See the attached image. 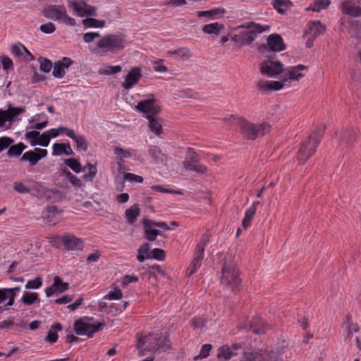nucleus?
I'll use <instances>...</instances> for the list:
<instances>
[{
	"label": "nucleus",
	"mask_w": 361,
	"mask_h": 361,
	"mask_svg": "<svg viewBox=\"0 0 361 361\" xmlns=\"http://www.w3.org/2000/svg\"><path fill=\"white\" fill-rule=\"evenodd\" d=\"M224 27V25L219 23H213L204 25L202 31L207 34L218 35Z\"/></svg>",
	"instance_id": "e433bc0d"
},
{
	"label": "nucleus",
	"mask_w": 361,
	"mask_h": 361,
	"mask_svg": "<svg viewBox=\"0 0 361 361\" xmlns=\"http://www.w3.org/2000/svg\"><path fill=\"white\" fill-rule=\"evenodd\" d=\"M49 135L47 133H42V135L39 134V137H38L37 141H31V145L35 146V145H39L42 147H47L49 144L50 139L48 136Z\"/></svg>",
	"instance_id": "09e8293b"
},
{
	"label": "nucleus",
	"mask_w": 361,
	"mask_h": 361,
	"mask_svg": "<svg viewBox=\"0 0 361 361\" xmlns=\"http://www.w3.org/2000/svg\"><path fill=\"white\" fill-rule=\"evenodd\" d=\"M147 257L153 258L157 260H164L165 257V252L161 249L154 248L152 250L150 255H147Z\"/></svg>",
	"instance_id": "864d4df0"
},
{
	"label": "nucleus",
	"mask_w": 361,
	"mask_h": 361,
	"mask_svg": "<svg viewBox=\"0 0 361 361\" xmlns=\"http://www.w3.org/2000/svg\"><path fill=\"white\" fill-rule=\"evenodd\" d=\"M239 28L248 29L250 33L253 34L255 39L257 35L270 30V25L257 23L254 21H250L243 23L238 26Z\"/></svg>",
	"instance_id": "2eb2a0df"
},
{
	"label": "nucleus",
	"mask_w": 361,
	"mask_h": 361,
	"mask_svg": "<svg viewBox=\"0 0 361 361\" xmlns=\"http://www.w3.org/2000/svg\"><path fill=\"white\" fill-rule=\"evenodd\" d=\"M13 140L8 137H0V153L4 149L9 147L13 143Z\"/></svg>",
	"instance_id": "052dcab7"
},
{
	"label": "nucleus",
	"mask_w": 361,
	"mask_h": 361,
	"mask_svg": "<svg viewBox=\"0 0 361 361\" xmlns=\"http://www.w3.org/2000/svg\"><path fill=\"white\" fill-rule=\"evenodd\" d=\"M187 171H192L197 173L205 174L207 172V167L198 161L196 164L187 169Z\"/></svg>",
	"instance_id": "680f3d73"
},
{
	"label": "nucleus",
	"mask_w": 361,
	"mask_h": 361,
	"mask_svg": "<svg viewBox=\"0 0 361 361\" xmlns=\"http://www.w3.org/2000/svg\"><path fill=\"white\" fill-rule=\"evenodd\" d=\"M238 124L240 127V133L250 140H255L259 136H263L271 130V126L267 123L255 124L241 118L238 119Z\"/></svg>",
	"instance_id": "39448f33"
},
{
	"label": "nucleus",
	"mask_w": 361,
	"mask_h": 361,
	"mask_svg": "<svg viewBox=\"0 0 361 361\" xmlns=\"http://www.w3.org/2000/svg\"><path fill=\"white\" fill-rule=\"evenodd\" d=\"M148 154L152 159V161L154 164H163L167 161V155L157 146L150 145L148 149Z\"/></svg>",
	"instance_id": "412c9836"
},
{
	"label": "nucleus",
	"mask_w": 361,
	"mask_h": 361,
	"mask_svg": "<svg viewBox=\"0 0 361 361\" xmlns=\"http://www.w3.org/2000/svg\"><path fill=\"white\" fill-rule=\"evenodd\" d=\"M267 41L269 48L273 51L279 52L283 51L286 49L283 40L279 35H270L268 37Z\"/></svg>",
	"instance_id": "a211bd4d"
},
{
	"label": "nucleus",
	"mask_w": 361,
	"mask_h": 361,
	"mask_svg": "<svg viewBox=\"0 0 361 361\" xmlns=\"http://www.w3.org/2000/svg\"><path fill=\"white\" fill-rule=\"evenodd\" d=\"M271 5L279 13L284 14L292 4L289 0H272Z\"/></svg>",
	"instance_id": "7c9ffc66"
},
{
	"label": "nucleus",
	"mask_w": 361,
	"mask_h": 361,
	"mask_svg": "<svg viewBox=\"0 0 361 361\" xmlns=\"http://www.w3.org/2000/svg\"><path fill=\"white\" fill-rule=\"evenodd\" d=\"M343 13L352 17L361 16V7L356 6L353 0H345L341 6Z\"/></svg>",
	"instance_id": "aec40b11"
},
{
	"label": "nucleus",
	"mask_w": 361,
	"mask_h": 361,
	"mask_svg": "<svg viewBox=\"0 0 361 361\" xmlns=\"http://www.w3.org/2000/svg\"><path fill=\"white\" fill-rule=\"evenodd\" d=\"M69 137L76 143L78 149L82 150L84 152L87 150L88 143L84 135H78L75 132H71Z\"/></svg>",
	"instance_id": "bb28decb"
},
{
	"label": "nucleus",
	"mask_w": 361,
	"mask_h": 361,
	"mask_svg": "<svg viewBox=\"0 0 361 361\" xmlns=\"http://www.w3.org/2000/svg\"><path fill=\"white\" fill-rule=\"evenodd\" d=\"M283 64L279 61L267 60L260 65V73L266 76L275 78L279 74L283 75Z\"/></svg>",
	"instance_id": "9d476101"
},
{
	"label": "nucleus",
	"mask_w": 361,
	"mask_h": 361,
	"mask_svg": "<svg viewBox=\"0 0 361 361\" xmlns=\"http://www.w3.org/2000/svg\"><path fill=\"white\" fill-rule=\"evenodd\" d=\"M39 30L45 34H51L55 31L56 27L53 23L49 22L47 23L41 25Z\"/></svg>",
	"instance_id": "69168bd1"
},
{
	"label": "nucleus",
	"mask_w": 361,
	"mask_h": 361,
	"mask_svg": "<svg viewBox=\"0 0 361 361\" xmlns=\"http://www.w3.org/2000/svg\"><path fill=\"white\" fill-rule=\"evenodd\" d=\"M123 178L125 180H128L130 183H140L143 182V178L142 176L131 173H125Z\"/></svg>",
	"instance_id": "bf43d9fd"
},
{
	"label": "nucleus",
	"mask_w": 361,
	"mask_h": 361,
	"mask_svg": "<svg viewBox=\"0 0 361 361\" xmlns=\"http://www.w3.org/2000/svg\"><path fill=\"white\" fill-rule=\"evenodd\" d=\"M324 129L323 125L317 126L312 133L302 143L298 153V160L301 164L305 163L314 154L324 134Z\"/></svg>",
	"instance_id": "f257e3e1"
},
{
	"label": "nucleus",
	"mask_w": 361,
	"mask_h": 361,
	"mask_svg": "<svg viewBox=\"0 0 361 361\" xmlns=\"http://www.w3.org/2000/svg\"><path fill=\"white\" fill-rule=\"evenodd\" d=\"M200 161V157L192 149L188 148L183 165L187 170Z\"/></svg>",
	"instance_id": "393cba45"
},
{
	"label": "nucleus",
	"mask_w": 361,
	"mask_h": 361,
	"mask_svg": "<svg viewBox=\"0 0 361 361\" xmlns=\"http://www.w3.org/2000/svg\"><path fill=\"white\" fill-rule=\"evenodd\" d=\"M25 108L12 107L9 105V107L6 111L8 112L11 119L13 121L14 117L25 112Z\"/></svg>",
	"instance_id": "0e129e2a"
},
{
	"label": "nucleus",
	"mask_w": 361,
	"mask_h": 361,
	"mask_svg": "<svg viewBox=\"0 0 361 361\" xmlns=\"http://www.w3.org/2000/svg\"><path fill=\"white\" fill-rule=\"evenodd\" d=\"M39 295L37 293L25 292L21 298V301L26 305H32L36 301H39Z\"/></svg>",
	"instance_id": "a19ab883"
},
{
	"label": "nucleus",
	"mask_w": 361,
	"mask_h": 361,
	"mask_svg": "<svg viewBox=\"0 0 361 361\" xmlns=\"http://www.w3.org/2000/svg\"><path fill=\"white\" fill-rule=\"evenodd\" d=\"M51 242L57 246L61 243L68 251H82L84 248V241L71 233L55 237Z\"/></svg>",
	"instance_id": "6e6552de"
},
{
	"label": "nucleus",
	"mask_w": 361,
	"mask_h": 361,
	"mask_svg": "<svg viewBox=\"0 0 361 361\" xmlns=\"http://www.w3.org/2000/svg\"><path fill=\"white\" fill-rule=\"evenodd\" d=\"M204 259V254L195 252V255L192 263L188 267L187 272L188 276L193 274L202 265V262Z\"/></svg>",
	"instance_id": "cd10ccee"
},
{
	"label": "nucleus",
	"mask_w": 361,
	"mask_h": 361,
	"mask_svg": "<svg viewBox=\"0 0 361 361\" xmlns=\"http://www.w3.org/2000/svg\"><path fill=\"white\" fill-rule=\"evenodd\" d=\"M250 329L256 334H262L265 332L266 327L261 319H255L251 322Z\"/></svg>",
	"instance_id": "ea45409f"
},
{
	"label": "nucleus",
	"mask_w": 361,
	"mask_h": 361,
	"mask_svg": "<svg viewBox=\"0 0 361 361\" xmlns=\"http://www.w3.org/2000/svg\"><path fill=\"white\" fill-rule=\"evenodd\" d=\"M20 290V288L19 286L15 287V288H6V291L8 292L10 300L7 302L6 306H12L15 301V298L16 296L17 292H19Z\"/></svg>",
	"instance_id": "5fc2aeb1"
},
{
	"label": "nucleus",
	"mask_w": 361,
	"mask_h": 361,
	"mask_svg": "<svg viewBox=\"0 0 361 361\" xmlns=\"http://www.w3.org/2000/svg\"><path fill=\"white\" fill-rule=\"evenodd\" d=\"M85 3L79 4L78 1H73L71 2L70 6L77 13L78 16L84 17L85 16Z\"/></svg>",
	"instance_id": "de8ad7c7"
},
{
	"label": "nucleus",
	"mask_w": 361,
	"mask_h": 361,
	"mask_svg": "<svg viewBox=\"0 0 361 361\" xmlns=\"http://www.w3.org/2000/svg\"><path fill=\"white\" fill-rule=\"evenodd\" d=\"M27 148V146L22 142H19L17 145H10L7 152L8 157H18L20 155L23 151Z\"/></svg>",
	"instance_id": "58836bf2"
},
{
	"label": "nucleus",
	"mask_w": 361,
	"mask_h": 361,
	"mask_svg": "<svg viewBox=\"0 0 361 361\" xmlns=\"http://www.w3.org/2000/svg\"><path fill=\"white\" fill-rule=\"evenodd\" d=\"M142 78L141 70L140 68L136 67L132 68L125 78V81L122 87L125 90H130L133 88Z\"/></svg>",
	"instance_id": "4468645a"
},
{
	"label": "nucleus",
	"mask_w": 361,
	"mask_h": 361,
	"mask_svg": "<svg viewBox=\"0 0 361 361\" xmlns=\"http://www.w3.org/2000/svg\"><path fill=\"white\" fill-rule=\"evenodd\" d=\"M114 154L120 161L129 158L132 156L136 155L135 149H124L119 147H116L114 149Z\"/></svg>",
	"instance_id": "72a5a7b5"
},
{
	"label": "nucleus",
	"mask_w": 361,
	"mask_h": 361,
	"mask_svg": "<svg viewBox=\"0 0 361 361\" xmlns=\"http://www.w3.org/2000/svg\"><path fill=\"white\" fill-rule=\"evenodd\" d=\"M100 37V34L98 32H87L83 35V40L86 43H90L93 42L96 38Z\"/></svg>",
	"instance_id": "774afa93"
},
{
	"label": "nucleus",
	"mask_w": 361,
	"mask_h": 361,
	"mask_svg": "<svg viewBox=\"0 0 361 361\" xmlns=\"http://www.w3.org/2000/svg\"><path fill=\"white\" fill-rule=\"evenodd\" d=\"M85 27H103L105 25L104 20H99L94 18H86L82 20Z\"/></svg>",
	"instance_id": "c03bdc74"
},
{
	"label": "nucleus",
	"mask_w": 361,
	"mask_h": 361,
	"mask_svg": "<svg viewBox=\"0 0 361 361\" xmlns=\"http://www.w3.org/2000/svg\"><path fill=\"white\" fill-rule=\"evenodd\" d=\"M235 355L236 353L228 345H223L219 348L217 357L219 359L229 360Z\"/></svg>",
	"instance_id": "4c0bfd02"
},
{
	"label": "nucleus",
	"mask_w": 361,
	"mask_h": 361,
	"mask_svg": "<svg viewBox=\"0 0 361 361\" xmlns=\"http://www.w3.org/2000/svg\"><path fill=\"white\" fill-rule=\"evenodd\" d=\"M123 297L122 291L119 288H115L105 295L104 298L107 300H119Z\"/></svg>",
	"instance_id": "e2e57ef3"
},
{
	"label": "nucleus",
	"mask_w": 361,
	"mask_h": 361,
	"mask_svg": "<svg viewBox=\"0 0 361 361\" xmlns=\"http://www.w3.org/2000/svg\"><path fill=\"white\" fill-rule=\"evenodd\" d=\"M283 353V349L271 351L262 350L263 361H282L281 355Z\"/></svg>",
	"instance_id": "c85d7f7f"
},
{
	"label": "nucleus",
	"mask_w": 361,
	"mask_h": 361,
	"mask_svg": "<svg viewBox=\"0 0 361 361\" xmlns=\"http://www.w3.org/2000/svg\"><path fill=\"white\" fill-rule=\"evenodd\" d=\"M255 214V207H249L245 214V217L243 220L242 225L244 228H247L250 226V221Z\"/></svg>",
	"instance_id": "49530a36"
},
{
	"label": "nucleus",
	"mask_w": 361,
	"mask_h": 361,
	"mask_svg": "<svg viewBox=\"0 0 361 361\" xmlns=\"http://www.w3.org/2000/svg\"><path fill=\"white\" fill-rule=\"evenodd\" d=\"M325 31V27L319 21H312L308 23V30L305 35H310L313 37H317L322 35Z\"/></svg>",
	"instance_id": "5701e85b"
},
{
	"label": "nucleus",
	"mask_w": 361,
	"mask_h": 361,
	"mask_svg": "<svg viewBox=\"0 0 361 361\" xmlns=\"http://www.w3.org/2000/svg\"><path fill=\"white\" fill-rule=\"evenodd\" d=\"M38 61L40 63L39 69L41 71L44 73H49L51 71L53 65L49 59L44 57H39Z\"/></svg>",
	"instance_id": "3c124183"
},
{
	"label": "nucleus",
	"mask_w": 361,
	"mask_h": 361,
	"mask_svg": "<svg viewBox=\"0 0 361 361\" xmlns=\"http://www.w3.org/2000/svg\"><path fill=\"white\" fill-rule=\"evenodd\" d=\"M105 326L104 322H95L94 317H83L74 323V331L77 335L93 337L94 334Z\"/></svg>",
	"instance_id": "20e7f679"
},
{
	"label": "nucleus",
	"mask_w": 361,
	"mask_h": 361,
	"mask_svg": "<svg viewBox=\"0 0 361 361\" xmlns=\"http://www.w3.org/2000/svg\"><path fill=\"white\" fill-rule=\"evenodd\" d=\"M61 176L68 178L71 184L75 187L79 188L82 185L81 180L67 169L62 170L61 171Z\"/></svg>",
	"instance_id": "37998d69"
},
{
	"label": "nucleus",
	"mask_w": 361,
	"mask_h": 361,
	"mask_svg": "<svg viewBox=\"0 0 361 361\" xmlns=\"http://www.w3.org/2000/svg\"><path fill=\"white\" fill-rule=\"evenodd\" d=\"M302 77H304L302 73L296 71L295 66H291L283 69L282 81L259 80L256 82V85L262 92L277 91L283 88L284 82L291 80L298 81Z\"/></svg>",
	"instance_id": "f03ea898"
},
{
	"label": "nucleus",
	"mask_w": 361,
	"mask_h": 361,
	"mask_svg": "<svg viewBox=\"0 0 361 361\" xmlns=\"http://www.w3.org/2000/svg\"><path fill=\"white\" fill-rule=\"evenodd\" d=\"M1 61L3 66V68L4 70L8 71L13 68V63L12 60L9 57L6 56H1Z\"/></svg>",
	"instance_id": "338daca9"
},
{
	"label": "nucleus",
	"mask_w": 361,
	"mask_h": 361,
	"mask_svg": "<svg viewBox=\"0 0 361 361\" xmlns=\"http://www.w3.org/2000/svg\"><path fill=\"white\" fill-rule=\"evenodd\" d=\"M121 70L122 68L121 66L104 65L99 69L98 73L101 75H109L118 73L121 72Z\"/></svg>",
	"instance_id": "c9c22d12"
},
{
	"label": "nucleus",
	"mask_w": 361,
	"mask_h": 361,
	"mask_svg": "<svg viewBox=\"0 0 361 361\" xmlns=\"http://www.w3.org/2000/svg\"><path fill=\"white\" fill-rule=\"evenodd\" d=\"M210 236L211 233L209 232H206L202 235L200 242L197 244L196 247L195 252H199L200 254H204L205 247L209 242Z\"/></svg>",
	"instance_id": "79ce46f5"
},
{
	"label": "nucleus",
	"mask_w": 361,
	"mask_h": 361,
	"mask_svg": "<svg viewBox=\"0 0 361 361\" xmlns=\"http://www.w3.org/2000/svg\"><path fill=\"white\" fill-rule=\"evenodd\" d=\"M146 118L149 121V128L157 135H159L162 133V126L155 118L154 116L147 115Z\"/></svg>",
	"instance_id": "473e14b6"
},
{
	"label": "nucleus",
	"mask_w": 361,
	"mask_h": 361,
	"mask_svg": "<svg viewBox=\"0 0 361 361\" xmlns=\"http://www.w3.org/2000/svg\"><path fill=\"white\" fill-rule=\"evenodd\" d=\"M168 54L171 56L175 55L176 59L183 61L188 60L192 56L191 51L187 47H180L174 50H169L168 51Z\"/></svg>",
	"instance_id": "a878e982"
},
{
	"label": "nucleus",
	"mask_w": 361,
	"mask_h": 361,
	"mask_svg": "<svg viewBox=\"0 0 361 361\" xmlns=\"http://www.w3.org/2000/svg\"><path fill=\"white\" fill-rule=\"evenodd\" d=\"M32 183V189L35 190L38 194H42V197L51 202H58L63 199V195L61 191L55 189H47L38 182Z\"/></svg>",
	"instance_id": "1a4fd4ad"
},
{
	"label": "nucleus",
	"mask_w": 361,
	"mask_h": 361,
	"mask_svg": "<svg viewBox=\"0 0 361 361\" xmlns=\"http://www.w3.org/2000/svg\"><path fill=\"white\" fill-rule=\"evenodd\" d=\"M135 109L144 114L156 116L160 112V107L155 104L154 98L145 99L138 102Z\"/></svg>",
	"instance_id": "f8f14e48"
},
{
	"label": "nucleus",
	"mask_w": 361,
	"mask_h": 361,
	"mask_svg": "<svg viewBox=\"0 0 361 361\" xmlns=\"http://www.w3.org/2000/svg\"><path fill=\"white\" fill-rule=\"evenodd\" d=\"M47 155V150L41 148H35L34 150H29L25 152L20 161H28L31 166H35L37 162Z\"/></svg>",
	"instance_id": "ddd939ff"
},
{
	"label": "nucleus",
	"mask_w": 361,
	"mask_h": 361,
	"mask_svg": "<svg viewBox=\"0 0 361 361\" xmlns=\"http://www.w3.org/2000/svg\"><path fill=\"white\" fill-rule=\"evenodd\" d=\"M69 288V284L66 282H63L59 276H55L54 278L53 284L46 288L45 293L47 297H51L55 293H63Z\"/></svg>",
	"instance_id": "dca6fc26"
},
{
	"label": "nucleus",
	"mask_w": 361,
	"mask_h": 361,
	"mask_svg": "<svg viewBox=\"0 0 361 361\" xmlns=\"http://www.w3.org/2000/svg\"><path fill=\"white\" fill-rule=\"evenodd\" d=\"M240 361H263L262 350L245 352Z\"/></svg>",
	"instance_id": "c756f323"
},
{
	"label": "nucleus",
	"mask_w": 361,
	"mask_h": 361,
	"mask_svg": "<svg viewBox=\"0 0 361 361\" xmlns=\"http://www.w3.org/2000/svg\"><path fill=\"white\" fill-rule=\"evenodd\" d=\"M231 39L233 42L239 44L240 46H247L252 44L255 39L253 37V34L250 33V32L248 30L242 32L238 35H235L231 37Z\"/></svg>",
	"instance_id": "4be33fe9"
},
{
	"label": "nucleus",
	"mask_w": 361,
	"mask_h": 361,
	"mask_svg": "<svg viewBox=\"0 0 361 361\" xmlns=\"http://www.w3.org/2000/svg\"><path fill=\"white\" fill-rule=\"evenodd\" d=\"M13 189L21 194H26L30 192L31 189L27 187L22 182H15L13 183Z\"/></svg>",
	"instance_id": "6e6d98bb"
},
{
	"label": "nucleus",
	"mask_w": 361,
	"mask_h": 361,
	"mask_svg": "<svg viewBox=\"0 0 361 361\" xmlns=\"http://www.w3.org/2000/svg\"><path fill=\"white\" fill-rule=\"evenodd\" d=\"M145 228L144 238L149 241H154L158 235H162V232L155 229L152 226V220L144 219L142 221Z\"/></svg>",
	"instance_id": "6ab92c4d"
},
{
	"label": "nucleus",
	"mask_w": 361,
	"mask_h": 361,
	"mask_svg": "<svg viewBox=\"0 0 361 361\" xmlns=\"http://www.w3.org/2000/svg\"><path fill=\"white\" fill-rule=\"evenodd\" d=\"M159 338L158 335L150 334L143 338H140L137 344V348L140 350L141 355H144L142 350H153L160 348Z\"/></svg>",
	"instance_id": "9b49d317"
},
{
	"label": "nucleus",
	"mask_w": 361,
	"mask_h": 361,
	"mask_svg": "<svg viewBox=\"0 0 361 361\" xmlns=\"http://www.w3.org/2000/svg\"><path fill=\"white\" fill-rule=\"evenodd\" d=\"M331 4L330 0H315L307 8V11H312L314 12H319L323 9H326Z\"/></svg>",
	"instance_id": "f704fd0d"
},
{
	"label": "nucleus",
	"mask_w": 361,
	"mask_h": 361,
	"mask_svg": "<svg viewBox=\"0 0 361 361\" xmlns=\"http://www.w3.org/2000/svg\"><path fill=\"white\" fill-rule=\"evenodd\" d=\"M64 163L75 173H78L82 171L80 163L75 159H67L65 160Z\"/></svg>",
	"instance_id": "8fccbe9b"
},
{
	"label": "nucleus",
	"mask_w": 361,
	"mask_h": 361,
	"mask_svg": "<svg viewBox=\"0 0 361 361\" xmlns=\"http://www.w3.org/2000/svg\"><path fill=\"white\" fill-rule=\"evenodd\" d=\"M43 15L47 18L63 23L66 25H76L75 19L67 14L66 8L63 6L50 5L44 9Z\"/></svg>",
	"instance_id": "0eeeda50"
},
{
	"label": "nucleus",
	"mask_w": 361,
	"mask_h": 361,
	"mask_svg": "<svg viewBox=\"0 0 361 361\" xmlns=\"http://www.w3.org/2000/svg\"><path fill=\"white\" fill-rule=\"evenodd\" d=\"M221 283L228 286L233 291L237 290L240 285V279L238 270L231 255L224 258V262L221 268Z\"/></svg>",
	"instance_id": "7ed1b4c3"
},
{
	"label": "nucleus",
	"mask_w": 361,
	"mask_h": 361,
	"mask_svg": "<svg viewBox=\"0 0 361 361\" xmlns=\"http://www.w3.org/2000/svg\"><path fill=\"white\" fill-rule=\"evenodd\" d=\"M212 348V345L210 344L203 345L202 346L199 355L195 356L194 360H197L199 358H206L207 357H208Z\"/></svg>",
	"instance_id": "13d9d810"
},
{
	"label": "nucleus",
	"mask_w": 361,
	"mask_h": 361,
	"mask_svg": "<svg viewBox=\"0 0 361 361\" xmlns=\"http://www.w3.org/2000/svg\"><path fill=\"white\" fill-rule=\"evenodd\" d=\"M52 155L59 156L62 154L71 155L73 151L69 143H55L52 146Z\"/></svg>",
	"instance_id": "b1692460"
},
{
	"label": "nucleus",
	"mask_w": 361,
	"mask_h": 361,
	"mask_svg": "<svg viewBox=\"0 0 361 361\" xmlns=\"http://www.w3.org/2000/svg\"><path fill=\"white\" fill-rule=\"evenodd\" d=\"M73 61L68 57H63L61 61L54 63L52 75L55 78H61L65 75L66 69H68Z\"/></svg>",
	"instance_id": "f3484780"
},
{
	"label": "nucleus",
	"mask_w": 361,
	"mask_h": 361,
	"mask_svg": "<svg viewBox=\"0 0 361 361\" xmlns=\"http://www.w3.org/2000/svg\"><path fill=\"white\" fill-rule=\"evenodd\" d=\"M42 285V279L39 277L36 278L34 280H30L25 284L26 289H38Z\"/></svg>",
	"instance_id": "4d7b16f0"
},
{
	"label": "nucleus",
	"mask_w": 361,
	"mask_h": 361,
	"mask_svg": "<svg viewBox=\"0 0 361 361\" xmlns=\"http://www.w3.org/2000/svg\"><path fill=\"white\" fill-rule=\"evenodd\" d=\"M350 319H351V317L347 316L346 322H344V326L347 330L348 336L351 334L352 331H353L355 333H357L359 331V329H360L359 326L357 324H350Z\"/></svg>",
	"instance_id": "603ef678"
},
{
	"label": "nucleus",
	"mask_w": 361,
	"mask_h": 361,
	"mask_svg": "<svg viewBox=\"0 0 361 361\" xmlns=\"http://www.w3.org/2000/svg\"><path fill=\"white\" fill-rule=\"evenodd\" d=\"M23 51H25L26 54H29L31 56V59H34L32 54L22 44H15L11 47V53L16 56H22Z\"/></svg>",
	"instance_id": "a18cd8bd"
},
{
	"label": "nucleus",
	"mask_w": 361,
	"mask_h": 361,
	"mask_svg": "<svg viewBox=\"0 0 361 361\" xmlns=\"http://www.w3.org/2000/svg\"><path fill=\"white\" fill-rule=\"evenodd\" d=\"M140 214V209L137 204H134L126 211V217L130 224H133Z\"/></svg>",
	"instance_id": "2f4dec72"
},
{
	"label": "nucleus",
	"mask_w": 361,
	"mask_h": 361,
	"mask_svg": "<svg viewBox=\"0 0 361 361\" xmlns=\"http://www.w3.org/2000/svg\"><path fill=\"white\" fill-rule=\"evenodd\" d=\"M126 43V35L121 33L109 34L102 37L97 46L104 52H114L121 50Z\"/></svg>",
	"instance_id": "423d86ee"
}]
</instances>
